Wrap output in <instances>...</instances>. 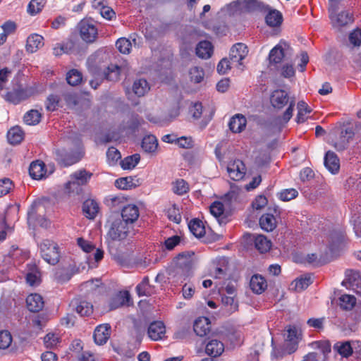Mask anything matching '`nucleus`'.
Masks as SVG:
<instances>
[{
    "label": "nucleus",
    "instance_id": "16",
    "mask_svg": "<svg viewBox=\"0 0 361 361\" xmlns=\"http://www.w3.org/2000/svg\"><path fill=\"white\" fill-rule=\"evenodd\" d=\"M110 336L111 326L109 324H102L97 326L94 332V339L98 345L106 343Z\"/></svg>",
    "mask_w": 361,
    "mask_h": 361
},
{
    "label": "nucleus",
    "instance_id": "27",
    "mask_svg": "<svg viewBox=\"0 0 361 361\" xmlns=\"http://www.w3.org/2000/svg\"><path fill=\"white\" fill-rule=\"evenodd\" d=\"M247 124L246 118L242 114H235L233 116L228 123L230 130L235 133L242 132Z\"/></svg>",
    "mask_w": 361,
    "mask_h": 361
},
{
    "label": "nucleus",
    "instance_id": "14",
    "mask_svg": "<svg viewBox=\"0 0 361 361\" xmlns=\"http://www.w3.org/2000/svg\"><path fill=\"white\" fill-rule=\"evenodd\" d=\"M289 102L288 93L283 90H275L271 93L270 102L274 108L282 109Z\"/></svg>",
    "mask_w": 361,
    "mask_h": 361
},
{
    "label": "nucleus",
    "instance_id": "28",
    "mask_svg": "<svg viewBox=\"0 0 361 361\" xmlns=\"http://www.w3.org/2000/svg\"><path fill=\"white\" fill-rule=\"evenodd\" d=\"M44 45V38L37 34H32L27 39L26 50L35 53Z\"/></svg>",
    "mask_w": 361,
    "mask_h": 361
},
{
    "label": "nucleus",
    "instance_id": "41",
    "mask_svg": "<svg viewBox=\"0 0 361 361\" xmlns=\"http://www.w3.org/2000/svg\"><path fill=\"white\" fill-rule=\"evenodd\" d=\"M158 141L155 136L149 135L145 136L142 141V148L146 152L152 153L156 151Z\"/></svg>",
    "mask_w": 361,
    "mask_h": 361
},
{
    "label": "nucleus",
    "instance_id": "54",
    "mask_svg": "<svg viewBox=\"0 0 361 361\" xmlns=\"http://www.w3.org/2000/svg\"><path fill=\"white\" fill-rule=\"evenodd\" d=\"M224 204L220 202H215L210 206L211 214L218 219L220 224L223 222L221 216L224 214Z\"/></svg>",
    "mask_w": 361,
    "mask_h": 361
},
{
    "label": "nucleus",
    "instance_id": "17",
    "mask_svg": "<svg viewBox=\"0 0 361 361\" xmlns=\"http://www.w3.org/2000/svg\"><path fill=\"white\" fill-rule=\"evenodd\" d=\"M334 27H343L353 21V16L349 11H342L338 14L331 12L329 15Z\"/></svg>",
    "mask_w": 361,
    "mask_h": 361
},
{
    "label": "nucleus",
    "instance_id": "36",
    "mask_svg": "<svg viewBox=\"0 0 361 361\" xmlns=\"http://www.w3.org/2000/svg\"><path fill=\"white\" fill-rule=\"evenodd\" d=\"M150 90V86L145 79H137L133 85V90L135 94L138 97H142Z\"/></svg>",
    "mask_w": 361,
    "mask_h": 361
},
{
    "label": "nucleus",
    "instance_id": "56",
    "mask_svg": "<svg viewBox=\"0 0 361 361\" xmlns=\"http://www.w3.org/2000/svg\"><path fill=\"white\" fill-rule=\"evenodd\" d=\"M65 190L69 194H79L82 191L81 185L71 176L65 185Z\"/></svg>",
    "mask_w": 361,
    "mask_h": 361
},
{
    "label": "nucleus",
    "instance_id": "43",
    "mask_svg": "<svg viewBox=\"0 0 361 361\" xmlns=\"http://www.w3.org/2000/svg\"><path fill=\"white\" fill-rule=\"evenodd\" d=\"M26 281L31 286H37L40 283V272L35 266H32L26 274Z\"/></svg>",
    "mask_w": 361,
    "mask_h": 361
},
{
    "label": "nucleus",
    "instance_id": "12",
    "mask_svg": "<svg viewBox=\"0 0 361 361\" xmlns=\"http://www.w3.org/2000/svg\"><path fill=\"white\" fill-rule=\"evenodd\" d=\"M290 49L289 44L281 40L269 52V59L271 63H279Z\"/></svg>",
    "mask_w": 361,
    "mask_h": 361
},
{
    "label": "nucleus",
    "instance_id": "29",
    "mask_svg": "<svg viewBox=\"0 0 361 361\" xmlns=\"http://www.w3.org/2000/svg\"><path fill=\"white\" fill-rule=\"evenodd\" d=\"M129 300V293L127 291H120L113 296L109 304V310H114L124 305Z\"/></svg>",
    "mask_w": 361,
    "mask_h": 361
},
{
    "label": "nucleus",
    "instance_id": "58",
    "mask_svg": "<svg viewBox=\"0 0 361 361\" xmlns=\"http://www.w3.org/2000/svg\"><path fill=\"white\" fill-rule=\"evenodd\" d=\"M115 185L121 190L131 189L134 185L133 179L131 177L120 178L115 181Z\"/></svg>",
    "mask_w": 361,
    "mask_h": 361
},
{
    "label": "nucleus",
    "instance_id": "47",
    "mask_svg": "<svg viewBox=\"0 0 361 361\" xmlns=\"http://www.w3.org/2000/svg\"><path fill=\"white\" fill-rule=\"evenodd\" d=\"M41 114L37 110H30L25 114L23 120L27 125L34 126L39 122Z\"/></svg>",
    "mask_w": 361,
    "mask_h": 361
},
{
    "label": "nucleus",
    "instance_id": "62",
    "mask_svg": "<svg viewBox=\"0 0 361 361\" xmlns=\"http://www.w3.org/2000/svg\"><path fill=\"white\" fill-rule=\"evenodd\" d=\"M12 342V336L8 331H0V348H8Z\"/></svg>",
    "mask_w": 361,
    "mask_h": 361
},
{
    "label": "nucleus",
    "instance_id": "44",
    "mask_svg": "<svg viewBox=\"0 0 361 361\" xmlns=\"http://www.w3.org/2000/svg\"><path fill=\"white\" fill-rule=\"evenodd\" d=\"M71 176L72 178L75 180L82 186L88 183L92 173L85 169H80L74 172Z\"/></svg>",
    "mask_w": 361,
    "mask_h": 361
},
{
    "label": "nucleus",
    "instance_id": "30",
    "mask_svg": "<svg viewBox=\"0 0 361 361\" xmlns=\"http://www.w3.org/2000/svg\"><path fill=\"white\" fill-rule=\"evenodd\" d=\"M99 204L94 200L88 199L83 202V214L87 218L90 219H93L95 218L99 212Z\"/></svg>",
    "mask_w": 361,
    "mask_h": 361
},
{
    "label": "nucleus",
    "instance_id": "50",
    "mask_svg": "<svg viewBox=\"0 0 361 361\" xmlns=\"http://www.w3.org/2000/svg\"><path fill=\"white\" fill-rule=\"evenodd\" d=\"M189 190L188 183L183 179H178L173 183V191L178 195H183Z\"/></svg>",
    "mask_w": 361,
    "mask_h": 361
},
{
    "label": "nucleus",
    "instance_id": "61",
    "mask_svg": "<svg viewBox=\"0 0 361 361\" xmlns=\"http://www.w3.org/2000/svg\"><path fill=\"white\" fill-rule=\"evenodd\" d=\"M44 343L47 348H53L59 343V337L56 334L49 333L44 336Z\"/></svg>",
    "mask_w": 361,
    "mask_h": 361
},
{
    "label": "nucleus",
    "instance_id": "55",
    "mask_svg": "<svg viewBox=\"0 0 361 361\" xmlns=\"http://www.w3.org/2000/svg\"><path fill=\"white\" fill-rule=\"evenodd\" d=\"M298 195V191L294 188L282 190L277 194L278 197L284 202L290 201Z\"/></svg>",
    "mask_w": 361,
    "mask_h": 361
},
{
    "label": "nucleus",
    "instance_id": "46",
    "mask_svg": "<svg viewBox=\"0 0 361 361\" xmlns=\"http://www.w3.org/2000/svg\"><path fill=\"white\" fill-rule=\"evenodd\" d=\"M140 159L138 154H135L126 157L121 161V166L124 170H130L135 167Z\"/></svg>",
    "mask_w": 361,
    "mask_h": 361
},
{
    "label": "nucleus",
    "instance_id": "8",
    "mask_svg": "<svg viewBox=\"0 0 361 361\" xmlns=\"http://www.w3.org/2000/svg\"><path fill=\"white\" fill-rule=\"evenodd\" d=\"M128 232L129 228L126 223L116 219L111 224L108 236L113 240H121L127 237Z\"/></svg>",
    "mask_w": 361,
    "mask_h": 361
},
{
    "label": "nucleus",
    "instance_id": "15",
    "mask_svg": "<svg viewBox=\"0 0 361 361\" xmlns=\"http://www.w3.org/2000/svg\"><path fill=\"white\" fill-rule=\"evenodd\" d=\"M139 216L140 211L135 204H128L121 210V220L126 223V225L133 224L137 220Z\"/></svg>",
    "mask_w": 361,
    "mask_h": 361
},
{
    "label": "nucleus",
    "instance_id": "40",
    "mask_svg": "<svg viewBox=\"0 0 361 361\" xmlns=\"http://www.w3.org/2000/svg\"><path fill=\"white\" fill-rule=\"evenodd\" d=\"M254 242L256 249L262 253L267 252L271 249V242L263 235L255 236Z\"/></svg>",
    "mask_w": 361,
    "mask_h": 361
},
{
    "label": "nucleus",
    "instance_id": "38",
    "mask_svg": "<svg viewBox=\"0 0 361 361\" xmlns=\"http://www.w3.org/2000/svg\"><path fill=\"white\" fill-rule=\"evenodd\" d=\"M312 283V276L306 274L300 278L296 279L291 283V288L295 289L296 291H301L307 288Z\"/></svg>",
    "mask_w": 361,
    "mask_h": 361
},
{
    "label": "nucleus",
    "instance_id": "52",
    "mask_svg": "<svg viewBox=\"0 0 361 361\" xmlns=\"http://www.w3.org/2000/svg\"><path fill=\"white\" fill-rule=\"evenodd\" d=\"M148 277H145L142 281L136 286V291L139 296H147L151 294Z\"/></svg>",
    "mask_w": 361,
    "mask_h": 361
},
{
    "label": "nucleus",
    "instance_id": "34",
    "mask_svg": "<svg viewBox=\"0 0 361 361\" xmlns=\"http://www.w3.org/2000/svg\"><path fill=\"white\" fill-rule=\"evenodd\" d=\"M267 24L270 27L279 26L283 21L281 13L276 9H270L265 18Z\"/></svg>",
    "mask_w": 361,
    "mask_h": 361
},
{
    "label": "nucleus",
    "instance_id": "64",
    "mask_svg": "<svg viewBox=\"0 0 361 361\" xmlns=\"http://www.w3.org/2000/svg\"><path fill=\"white\" fill-rule=\"evenodd\" d=\"M176 145L183 149H190L194 146V141L191 137L182 136L177 137Z\"/></svg>",
    "mask_w": 361,
    "mask_h": 361
},
{
    "label": "nucleus",
    "instance_id": "21",
    "mask_svg": "<svg viewBox=\"0 0 361 361\" xmlns=\"http://www.w3.org/2000/svg\"><path fill=\"white\" fill-rule=\"evenodd\" d=\"M250 287L255 293L261 294L267 288V281L262 275L254 274L250 279Z\"/></svg>",
    "mask_w": 361,
    "mask_h": 361
},
{
    "label": "nucleus",
    "instance_id": "60",
    "mask_svg": "<svg viewBox=\"0 0 361 361\" xmlns=\"http://www.w3.org/2000/svg\"><path fill=\"white\" fill-rule=\"evenodd\" d=\"M11 232L12 228L7 225L5 217L0 215V243L4 241L8 233Z\"/></svg>",
    "mask_w": 361,
    "mask_h": 361
},
{
    "label": "nucleus",
    "instance_id": "53",
    "mask_svg": "<svg viewBox=\"0 0 361 361\" xmlns=\"http://www.w3.org/2000/svg\"><path fill=\"white\" fill-rule=\"evenodd\" d=\"M45 4V0H31L27 6V12L35 16L42 11Z\"/></svg>",
    "mask_w": 361,
    "mask_h": 361
},
{
    "label": "nucleus",
    "instance_id": "45",
    "mask_svg": "<svg viewBox=\"0 0 361 361\" xmlns=\"http://www.w3.org/2000/svg\"><path fill=\"white\" fill-rule=\"evenodd\" d=\"M356 304V298L351 295L344 294L339 298V305L345 310H352Z\"/></svg>",
    "mask_w": 361,
    "mask_h": 361
},
{
    "label": "nucleus",
    "instance_id": "23",
    "mask_svg": "<svg viewBox=\"0 0 361 361\" xmlns=\"http://www.w3.org/2000/svg\"><path fill=\"white\" fill-rule=\"evenodd\" d=\"M211 329V323L207 317H202L195 319L193 325L195 333L199 336H204Z\"/></svg>",
    "mask_w": 361,
    "mask_h": 361
},
{
    "label": "nucleus",
    "instance_id": "2",
    "mask_svg": "<svg viewBox=\"0 0 361 361\" xmlns=\"http://www.w3.org/2000/svg\"><path fill=\"white\" fill-rule=\"evenodd\" d=\"M195 253L191 251L180 253L175 259L176 282L183 283L190 275Z\"/></svg>",
    "mask_w": 361,
    "mask_h": 361
},
{
    "label": "nucleus",
    "instance_id": "1",
    "mask_svg": "<svg viewBox=\"0 0 361 361\" xmlns=\"http://www.w3.org/2000/svg\"><path fill=\"white\" fill-rule=\"evenodd\" d=\"M107 56L104 54L97 53L95 56H91L88 61V67L90 71L94 75L105 78L110 81H116L119 78L121 69L115 64L106 66V64H99L97 63L102 59H106Z\"/></svg>",
    "mask_w": 361,
    "mask_h": 361
},
{
    "label": "nucleus",
    "instance_id": "10",
    "mask_svg": "<svg viewBox=\"0 0 361 361\" xmlns=\"http://www.w3.org/2000/svg\"><path fill=\"white\" fill-rule=\"evenodd\" d=\"M300 336V331L295 326L290 325L286 327L285 347L289 354L295 352L297 349Z\"/></svg>",
    "mask_w": 361,
    "mask_h": 361
},
{
    "label": "nucleus",
    "instance_id": "11",
    "mask_svg": "<svg viewBox=\"0 0 361 361\" xmlns=\"http://www.w3.org/2000/svg\"><path fill=\"white\" fill-rule=\"evenodd\" d=\"M227 171L229 177L235 181L243 178L246 173V167L244 163L240 159H235L228 163Z\"/></svg>",
    "mask_w": 361,
    "mask_h": 361
},
{
    "label": "nucleus",
    "instance_id": "42",
    "mask_svg": "<svg viewBox=\"0 0 361 361\" xmlns=\"http://www.w3.org/2000/svg\"><path fill=\"white\" fill-rule=\"evenodd\" d=\"M7 138L11 144H18L23 139V132L18 126L13 127L8 131Z\"/></svg>",
    "mask_w": 361,
    "mask_h": 361
},
{
    "label": "nucleus",
    "instance_id": "59",
    "mask_svg": "<svg viewBox=\"0 0 361 361\" xmlns=\"http://www.w3.org/2000/svg\"><path fill=\"white\" fill-rule=\"evenodd\" d=\"M116 46L121 53L127 54L130 53L131 42L128 39L123 37L117 40Z\"/></svg>",
    "mask_w": 361,
    "mask_h": 361
},
{
    "label": "nucleus",
    "instance_id": "13",
    "mask_svg": "<svg viewBox=\"0 0 361 361\" xmlns=\"http://www.w3.org/2000/svg\"><path fill=\"white\" fill-rule=\"evenodd\" d=\"M33 93L32 88H18L13 91L8 92L6 95L7 101L13 104H18L21 101L28 98Z\"/></svg>",
    "mask_w": 361,
    "mask_h": 361
},
{
    "label": "nucleus",
    "instance_id": "51",
    "mask_svg": "<svg viewBox=\"0 0 361 361\" xmlns=\"http://www.w3.org/2000/svg\"><path fill=\"white\" fill-rule=\"evenodd\" d=\"M82 79V77L81 73L75 69H72L67 73V82L72 86H75L80 84Z\"/></svg>",
    "mask_w": 361,
    "mask_h": 361
},
{
    "label": "nucleus",
    "instance_id": "32",
    "mask_svg": "<svg viewBox=\"0 0 361 361\" xmlns=\"http://www.w3.org/2000/svg\"><path fill=\"white\" fill-rule=\"evenodd\" d=\"M213 53V46L209 41L200 42L196 47V54L198 57L207 59L211 57Z\"/></svg>",
    "mask_w": 361,
    "mask_h": 361
},
{
    "label": "nucleus",
    "instance_id": "48",
    "mask_svg": "<svg viewBox=\"0 0 361 361\" xmlns=\"http://www.w3.org/2000/svg\"><path fill=\"white\" fill-rule=\"evenodd\" d=\"M75 310L80 316H89L92 313L93 306L87 301L81 300L77 304Z\"/></svg>",
    "mask_w": 361,
    "mask_h": 361
},
{
    "label": "nucleus",
    "instance_id": "24",
    "mask_svg": "<svg viewBox=\"0 0 361 361\" xmlns=\"http://www.w3.org/2000/svg\"><path fill=\"white\" fill-rule=\"evenodd\" d=\"M27 309L32 312H37L42 310L44 302L42 297L37 293L30 294L26 298Z\"/></svg>",
    "mask_w": 361,
    "mask_h": 361
},
{
    "label": "nucleus",
    "instance_id": "3",
    "mask_svg": "<svg viewBox=\"0 0 361 361\" xmlns=\"http://www.w3.org/2000/svg\"><path fill=\"white\" fill-rule=\"evenodd\" d=\"M77 244L80 248L86 253V264L90 269H94L98 267L99 262L104 258V250L97 248L90 240L83 238L77 239Z\"/></svg>",
    "mask_w": 361,
    "mask_h": 361
},
{
    "label": "nucleus",
    "instance_id": "4",
    "mask_svg": "<svg viewBox=\"0 0 361 361\" xmlns=\"http://www.w3.org/2000/svg\"><path fill=\"white\" fill-rule=\"evenodd\" d=\"M258 6L257 0H236L221 8V11L229 16L251 11Z\"/></svg>",
    "mask_w": 361,
    "mask_h": 361
},
{
    "label": "nucleus",
    "instance_id": "35",
    "mask_svg": "<svg viewBox=\"0 0 361 361\" xmlns=\"http://www.w3.org/2000/svg\"><path fill=\"white\" fill-rule=\"evenodd\" d=\"M190 232L197 238H202L205 234V227L202 221L198 219H192L188 224Z\"/></svg>",
    "mask_w": 361,
    "mask_h": 361
},
{
    "label": "nucleus",
    "instance_id": "9",
    "mask_svg": "<svg viewBox=\"0 0 361 361\" xmlns=\"http://www.w3.org/2000/svg\"><path fill=\"white\" fill-rule=\"evenodd\" d=\"M247 47L245 44L237 43L231 49L229 60L235 67L242 70L243 63L241 61L247 56Z\"/></svg>",
    "mask_w": 361,
    "mask_h": 361
},
{
    "label": "nucleus",
    "instance_id": "6",
    "mask_svg": "<svg viewBox=\"0 0 361 361\" xmlns=\"http://www.w3.org/2000/svg\"><path fill=\"white\" fill-rule=\"evenodd\" d=\"M80 37L87 43L93 42L98 35L94 22L91 19H83L78 25Z\"/></svg>",
    "mask_w": 361,
    "mask_h": 361
},
{
    "label": "nucleus",
    "instance_id": "7",
    "mask_svg": "<svg viewBox=\"0 0 361 361\" xmlns=\"http://www.w3.org/2000/svg\"><path fill=\"white\" fill-rule=\"evenodd\" d=\"M42 205L39 202H34L27 212V223L30 226L35 227L39 225L42 227H47L49 225L48 220L38 213L40 212Z\"/></svg>",
    "mask_w": 361,
    "mask_h": 361
},
{
    "label": "nucleus",
    "instance_id": "25",
    "mask_svg": "<svg viewBox=\"0 0 361 361\" xmlns=\"http://www.w3.org/2000/svg\"><path fill=\"white\" fill-rule=\"evenodd\" d=\"M224 351V343L217 339H212L209 341L205 347V353L212 357L220 356Z\"/></svg>",
    "mask_w": 361,
    "mask_h": 361
},
{
    "label": "nucleus",
    "instance_id": "39",
    "mask_svg": "<svg viewBox=\"0 0 361 361\" xmlns=\"http://www.w3.org/2000/svg\"><path fill=\"white\" fill-rule=\"evenodd\" d=\"M57 161L65 166H71L78 161V159L72 154H69L63 150H57L56 152Z\"/></svg>",
    "mask_w": 361,
    "mask_h": 361
},
{
    "label": "nucleus",
    "instance_id": "19",
    "mask_svg": "<svg viewBox=\"0 0 361 361\" xmlns=\"http://www.w3.org/2000/svg\"><path fill=\"white\" fill-rule=\"evenodd\" d=\"M166 327L162 322L157 321L151 323L148 327L147 334L153 341L161 339L165 334Z\"/></svg>",
    "mask_w": 361,
    "mask_h": 361
},
{
    "label": "nucleus",
    "instance_id": "20",
    "mask_svg": "<svg viewBox=\"0 0 361 361\" xmlns=\"http://www.w3.org/2000/svg\"><path fill=\"white\" fill-rule=\"evenodd\" d=\"M345 276L352 288L361 296V272L356 270H348L345 272Z\"/></svg>",
    "mask_w": 361,
    "mask_h": 361
},
{
    "label": "nucleus",
    "instance_id": "37",
    "mask_svg": "<svg viewBox=\"0 0 361 361\" xmlns=\"http://www.w3.org/2000/svg\"><path fill=\"white\" fill-rule=\"evenodd\" d=\"M216 266L214 267L213 275L216 279H221L226 276L228 259L222 257L216 259Z\"/></svg>",
    "mask_w": 361,
    "mask_h": 361
},
{
    "label": "nucleus",
    "instance_id": "31",
    "mask_svg": "<svg viewBox=\"0 0 361 361\" xmlns=\"http://www.w3.org/2000/svg\"><path fill=\"white\" fill-rule=\"evenodd\" d=\"M334 349L342 357H348L355 353L353 341L337 342L334 346Z\"/></svg>",
    "mask_w": 361,
    "mask_h": 361
},
{
    "label": "nucleus",
    "instance_id": "63",
    "mask_svg": "<svg viewBox=\"0 0 361 361\" xmlns=\"http://www.w3.org/2000/svg\"><path fill=\"white\" fill-rule=\"evenodd\" d=\"M13 188V183L11 179L4 178L0 179V197L8 194Z\"/></svg>",
    "mask_w": 361,
    "mask_h": 361
},
{
    "label": "nucleus",
    "instance_id": "57",
    "mask_svg": "<svg viewBox=\"0 0 361 361\" xmlns=\"http://www.w3.org/2000/svg\"><path fill=\"white\" fill-rule=\"evenodd\" d=\"M189 75L191 81H193L195 83L200 82L204 76L202 68L197 66L191 68L189 71Z\"/></svg>",
    "mask_w": 361,
    "mask_h": 361
},
{
    "label": "nucleus",
    "instance_id": "33",
    "mask_svg": "<svg viewBox=\"0 0 361 361\" xmlns=\"http://www.w3.org/2000/svg\"><path fill=\"white\" fill-rule=\"evenodd\" d=\"M259 225L265 231H272L276 227L275 216L271 214H263L259 219Z\"/></svg>",
    "mask_w": 361,
    "mask_h": 361
},
{
    "label": "nucleus",
    "instance_id": "49",
    "mask_svg": "<svg viewBox=\"0 0 361 361\" xmlns=\"http://www.w3.org/2000/svg\"><path fill=\"white\" fill-rule=\"evenodd\" d=\"M298 114L296 117V121L298 123H303L306 120L305 115L311 112V109L307 106V104L303 102L300 101L298 103Z\"/></svg>",
    "mask_w": 361,
    "mask_h": 361
},
{
    "label": "nucleus",
    "instance_id": "26",
    "mask_svg": "<svg viewBox=\"0 0 361 361\" xmlns=\"http://www.w3.org/2000/svg\"><path fill=\"white\" fill-rule=\"evenodd\" d=\"M29 173L35 180H41L47 177L45 164L40 161L32 162L29 168Z\"/></svg>",
    "mask_w": 361,
    "mask_h": 361
},
{
    "label": "nucleus",
    "instance_id": "5",
    "mask_svg": "<svg viewBox=\"0 0 361 361\" xmlns=\"http://www.w3.org/2000/svg\"><path fill=\"white\" fill-rule=\"evenodd\" d=\"M42 257L47 263L54 265L60 259V252L58 245L49 240H43L39 245Z\"/></svg>",
    "mask_w": 361,
    "mask_h": 361
},
{
    "label": "nucleus",
    "instance_id": "22",
    "mask_svg": "<svg viewBox=\"0 0 361 361\" xmlns=\"http://www.w3.org/2000/svg\"><path fill=\"white\" fill-rule=\"evenodd\" d=\"M324 166L331 173H337L340 169L339 159L337 155L331 151H328L324 160Z\"/></svg>",
    "mask_w": 361,
    "mask_h": 361
},
{
    "label": "nucleus",
    "instance_id": "18",
    "mask_svg": "<svg viewBox=\"0 0 361 361\" xmlns=\"http://www.w3.org/2000/svg\"><path fill=\"white\" fill-rule=\"evenodd\" d=\"M354 135L355 133L352 127H345L341 130L339 141L334 144V147L337 150L344 149L353 139Z\"/></svg>",
    "mask_w": 361,
    "mask_h": 361
}]
</instances>
